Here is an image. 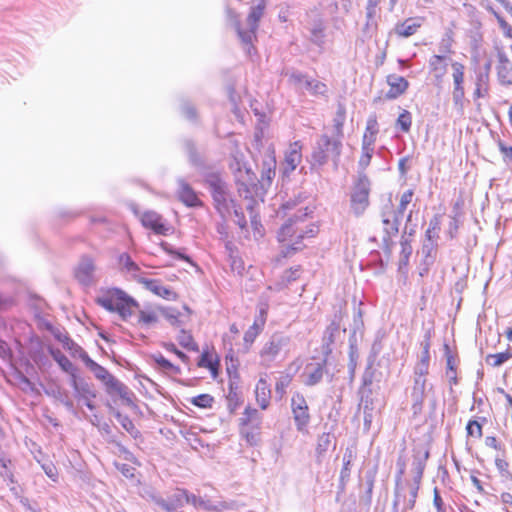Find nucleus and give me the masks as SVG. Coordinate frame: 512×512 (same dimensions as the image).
Returning a JSON list of instances; mask_svg holds the SVG:
<instances>
[{
	"label": "nucleus",
	"instance_id": "obj_41",
	"mask_svg": "<svg viewBox=\"0 0 512 512\" xmlns=\"http://www.w3.org/2000/svg\"><path fill=\"white\" fill-rule=\"evenodd\" d=\"M510 358H512V350L508 349L505 352L487 355L485 361L487 364L493 367H499L506 361H508Z\"/></svg>",
	"mask_w": 512,
	"mask_h": 512
},
{
	"label": "nucleus",
	"instance_id": "obj_3",
	"mask_svg": "<svg viewBox=\"0 0 512 512\" xmlns=\"http://www.w3.org/2000/svg\"><path fill=\"white\" fill-rule=\"evenodd\" d=\"M266 7L265 0H257V2L251 7L250 12L247 16L246 23L247 29L241 27V24L238 19V14L232 10L227 9V17L229 21L232 22L239 39L248 55L252 54V51L255 50L253 45L254 40H256V32L259 27V21L264 15V10Z\"/></svg>",
	"mask_w": 512,
	"mask_h": 512
},
{
	"label": "nucleus",
	"instance_id": "obj_10",
	"mask_svg": "<svg viewBox=\"0 0 512 512\" xmlns=\"http://www.w3.org/2000/svg\"><path fill=\"white\" fill-rule=\"evenodd\" d=\"M103 385L110 396L118 395L126 405L133 404L134 393L115 376L111 375Z\"/></svg>",
	"mask_w": 512,
	"mask_h": 512
},
{
	"label": "nucleus",
	"instance_id": "obj_12",
	"mask_svg": "<svg viewBox=\"0 0 512 512\" xmlns=\"http://www.w3.org/2000/svg\"><path fill=\"white\" fill-rule=\"evenodd\" d=\"M126 293L118 288L108 290L102 296L97 297L96 303L109 312H116L123 303Z\"/></svg>",
	"mask_w": 512,
	"mask_h": 512
},
{
	"label": "nucleus",
	"instance_id": "obj_35",
	"mask_svg": "<svg viewBox=\"0 0 512 512\" xmlns=\"http://www.w3.org/2000/svg\"><path fill=\"white\" fill-rule=\"evenodd\" d=\"M332 438L333 436L328 432H324L318 436L316 445V458L318 462H321L323 456L328 451L332 443Z\"/></svg>",
	"mask_w": 512,
	"mask_h": 512
},
{
	"label": "nucleus",
	"instance_id": "obj_49",
	"mask_svg": "<svg viewBox=\"0 0 512 512\" xmlns=\"http://www.w3.org/2000/svg\"><path fill=\"white\" fill-rule=\"evenodd\" d=\"M183 146L189 157L190 162L195 166L201 165L202 162L199 155L197 154L194 142L192 140L186 139L183 142Z\"/></svg>",
	"mask_w": 512,
	"mask_h": 512
},
{
	"label": "nucleus",
	"instance_id": "obj_8",
	"mask_svg": "<svg viewBox=\"0 0 512 512\" xmlns=\"http://www.w3.org/2000/svg\"><path fill=\"white\" fill-rule=\"evenodd\" d=\"M380 216L383 225V249L390 252L394 245L393 238L399 233L400 223L383 207L381 209Z\"/></svg>",
	"mask_w": 512,
	"mask_h": 512
},
{
	"label": "nucleus",
	"instance_id": "obj_51",
	"mask_svg": "<svg viewBox=\"0 0 512 512\" xmlns=\"http://www.w3.org/2000/svg\"><path fill=\"white\" fill-rule=\"evenodd\" d=\"M185 503H190L192 504L194 507H200V508H203L205 510H211L212 507L210 505V503L204 499H202L201 497L199 496H196L194 494H188V492L186 491V496L184 498V504Z\"/></svg>",
	"mask_w": 512,
	"mask_h": 512
},
{
	"label": "nucleus",
	"instance_id": "obj_56",
	"mask_svg": "<svg viewBox=\"0 0 512 512\" xmlns=\"http://www.w3.org/2000/svg\"><path fill=\"white\" fill-rule=\"evenodd\" d=\"M213 401V397L209 394H200L191 399V403L199 408H209Z\"/></svg>",
	"mask_w": 512,
	"mask_h": 512
},
{
	"label": "nucleus",
	"instance_id": "obj_48",
	"mask_svg": "<svg viewBox=\"0 0 512 512\" xmlns=\"http://www.w3.org/2000/svg\"><path fill=\"white\" fill-rule=\"evenodd\" d=\"M378 133V122L375 115H372L367 120L366 130L363 135V140L367 138V140L371 139L373 140V144L376 141V135Z\"/></svg>",
	"mask_w": 512,
	"mask_h": 512
},
{
	"label": "nucleus",
	"instance_id": "obj_32",
	"mask_svg": "<svg viewBox=\"0 0 512 512\" xmlns=\"http://www.w3.org/2000/svg\"><path fill=\"white\" fill-rule=\"evenodd\" d=\"M52 357L58 363L61 369L71 376V379L77 377L76 368L66 355H64L61 351L57 350L55 352H52Z\"/></svg>",
	"mask_w": 512,
	"mask_h": 512
},
{
	"label": "nucleus",
	"instance_id": "obj_14",
	"mask_svg": "<svg viewBox=\"0 0 512 512\" xmlns=\"http://www.w3.org/2000/svg\"><path fill=\"white\" fill-rule=\"evenodd\" d=\"M387 84L390 86V89L385 94V99L393 100L398 98L400 95L404 94L408 89L409 83L408 81L396 74H390L386 78Z\"/></svg>",
	"mask_w": 512,
	"mask_h": 512
},
{
	"label": "nucleus",
	"instance_id": "obj_11",
	"mask_svg": "<svg viewBox=\"0 0 512 512\" xmlns=\"http://www.w3.org/2000/svg\"><path fill=\"white\" fill-rule=\"evenodd\" d=\"M186 496V490H177L167 499H164L160 495L152 494L151 500L166 512H175L184 506V498Z\"/></svg>",
	"mask_w": 512,
	"mask_h": 512
},
{
	"label": "nucleus",
	"instance_id": "obj_22",
	"mask_svg": "<svg viewBox=\"0 0 512 512\" xmlns=\"http://www.w3.org/2000/svg\"><path fill=\"white\" fill-rule=\"evenodd\" d=\"M204 181L212 198L229 190L228 184L219 173H207Z\"/></svg>",
	"mask_w": 512,
	"mask_h": 512
},
{
	"label": "nucleus",
	"instance_id": "obj_17",
	"mask_svg": "<svg viewBox=\"0 0 512 512\" xmlns=\"http://www.w3.org/2000/svg\"><path fill=\"white\" fill-rule=\"evenodd\" d=\"M497 76L501 85H512V64L503 51H498Z\"/></svg>",
	"mask_w": 512,
	"mask_h": 512
},
{
	"label": "nucleus",
	"instance_id": "obj_5",
	"mask_svg": "<svg viewBox=\"0 0 512 512\" xmlns=\"http://www.w3.org/2000/svg\"><path fill=\"white\" fill-rule=\"evenodd\" d=\"M370 186L371 183L367 175L365 173L358 172V180L352 189L350 197L351 210L357 217L363 215L370 204Z\"/></svg>",
	"mask_w": 512,
	"mask_h": 512
},
{
	"label": "nucleus",
	"instance_id": "obj_34",
	"mask_svg": "<svg viewBox=\"0 0 512 512\" xmlns=\"http://www.w3.org/2000/svg\"><path fill=\"white\" fill-rule=\"evenodd\" d=\"M429 458V451H425L423 456H415L413 461L414 466V483L412 485H417L420 488V482L423 477L424 469L426 466V461Z\"/></svg>",
	"mask_w": 512,
	"mask_h": 512
},
{
	"label": "nucleus",
	"instance_id": "obj_38",
	"mask_svg": "<svg viewBox=\"0 0 512 512\" xmlns=\"http://www.w3.org/2000/svg\"><path fill=\"white\" fill-rule=\"evenodd\" d=\"M177 341L183 348H185L189 351H194V352L199 351V346L194 341L193 336L184 329L180 330V332L177 336Z\"/></svg>",
	"mask_w": 512,
	"mask_h": 512
},
{
	"label": "nucleus",
	"instance_id": "obj_15",
	"mask_svg": "<svg viewBox=\"0 0 512 512\" xmlns=\"http://www.w3.org/2000/svg\"><path fill=\"white\" fill-rule=\"evenodd\" d=\"M141 223L145 228L153 230L156 234H168L169 227L163 223L161 215L154 211H147L143 213Z\"/></svg>",
	"mask_w": 512,
	"mask_h": 512
},
{
	"label": "nucleus",
	"instance_id": "obj_27",
	"mask_svg": "<svg viewBox=\"0 0 512 512\" xmlns=\"http://www.w3.org/2000/svg\"><path fill=\"white\" fill-rule=\"evenodd\" d=\"M240 428L260 429L262 417L255 408L246 407L242 417L239 419Z\"/></svg>",
	"mask_w": 512,
	"mask_h": 512
},
{
	"label": "nucleus",
	"instance_id": "obj_60",
	"mask_svg": "<svg viewBox=\"0 0 512 512\" xmlns=\"http://www.w3.org/2000/svg\"><path fill=\"white\" fill-rule=\"evenodd\" d=\"M388 213L392 215L393 218H396L399 223H401V219L407 209L406 206L399 204L397 208H394L393 204L390 202L389 204H386L383 206Z\"/></svg>",
	"mask_w": 512,
	"mask_h": 512
},
{
	"label": "nucleus",
	"instance_id": "obj_55",
	"mask_svg": "<svg viewBox=\"0 0 512 512\" xmlns=\"http://www.w3.org/2000/svg\"><path fill=\"white\" fill-rule=\"evenodd\" d=\"M119 263L130 273H136L140 270L139 266L132 260L129 254L123 253L119 257Z\"/></svg>",
	"mask_w": 512,
	"mask_h": 512
},
{
	"label": "nucleus",
	"instance_id": "obj_53",
	"mask_svg": "<svg viewBox=\"0 0 512 512\" xmlns=\"http://www.w3.org/2000/svg\"><path fill=\"white\" fill-rule=\"evenodd\" d=\"M324 26L321 22L314 24L311 29V41L316 45H322L324 42Z\"/></svg>",
	"mask_w": 512,
	"mask_h": 512
},
{
	"label": "nucleus",
	"instance_id": "obj_43",
	"mask_svg": "<svg viewBox=\"0 0 512 512\" xmlns=\"http://www.w3.org/2000/svg\"><path fill=\"white\" fill-rule=\"evenodd\" d=\"M444 55H433L429 60V67L431 71L437 73V76L442 77L446 73V64Z\"/></svg>",
	"mask_w": 512,
	"mask_h": 512
},
{
	"label": "nucleus",
	"instance_id": "obj_9",
	"mask_svg": "<svg viewBox=\"0 0 512 512\" xmlns=\"http://www.w3.org/2000/svg\"><path fill=\"white\" fill-rule=\"evenodd\" d=\"M72 388L74 389L75 397L79 401H83L85 406L89 410H94L95 405L91 401V399L96 397V391L93 388V385L85 381L84 379H78L74 377L70 382Z\"/></svg>",
	"mask_w": 512,
	"mask_h": 512
},
{
	"label": "nucleus",
	"instance_id": "obj_59",
	"mask_svg": "<svg viewBox=\"0 0 512 512\" xmlns=\"http://www.w3.org/2000/svg\"><path fill=\"white\" fill-rule=\"evenodd\" d=\"M109 442L115 445V447L118 450V453L121 454L125 460L132 463H137V459L134 456V454L130 452L123 444L114 439H111Z\"/></svg>",
	"mask_w": 512,
	"mask_h": 512
},
{
	"label": "nucleus",
	"instance_id": "obj_44",
	"mask_svg": "<svg viewBox=\"0 0 512 512\" xmlns=\"http://www.w3.org/2000/svg\"><path fill=\"white\" fill-rule=\"evenodd\" d=\"M401 252L399 259V266H406L409 262V258L412 254V246L410 244V240L402 236L401 238Z\"/></svg>",
	"mask_w": 512,
	"mask_h": 512
},
{
	"label": "nucleus",
	"instance_id": "obj_28",
	"mask_svg": "<svg viewBox=\"0 0 512 512\" xmlns=\"http://www.w3.org/2000/svg\"><path fill=\"white\" fill-rule=\"evenodd\" d=\"M255 396L258 405L261 409H267L270 404L271 399V389L270 385L264 378H260L256 384L255 388Z\"/></svg>",
	"mask_w": 512,
	"mask_h": 512
},
{
	"label": "nucleus",
	"instance_id": "obj_6",
	"mask_svg": "<svg viewBox=\"0 0 512 512\" xmlns=\"http://www.w3.org/2000/svg\"><path fill=\"white\" fill-rule=\"evenodd\" d=\"M290 337L283 333H274L260 350L261 364L269 367L280 352L290 344Z\"/></svg>",
	"mask_w": 512,
	"mask_h": 512
},
{
	"label": "nucleus",
	"instance_id": "obj_63",
	"mask_svg": "<svg viewBox=\"0 0 512 512\" xmlns=\"http://www.w3.org/2000/svg\"><path fill=\"white\" fill-rule=\"evenodd\" d=\"M258 430L259 429L253 428H240V433L250 445H254L258 440Z\"/></svg>",
	"mask_w": 512,
	"mask_h": 512
},
{
	"label": "nucleus",
	"instance_id": "obj_30",
	"mask_svg": "<svg viewBox=\"0 0 512 512\" xmlns=\"http://www.w3.org/2000/svg\"><path fill=\"white\" fill-rule=\"evenodd\" d=\"M376 380L379 381V379H377V371L373 368V362L370 361L362 375V384L359 389V393H368V391H372V384Z\"/></svg>",
	"mask_w": 512,
	"mask_h": 512
},
{
	"label": "nucleus",
	"instance_id": "obj_52",
	"mask_svg": "<svg viewBox=\"0 0 512 512\" xmlns=\"http://www.w3.org/2000/svg\"><path fill=\"white\" fill-rule=\"evenodd\" d=\"M411 125H412L411 113L407 110H403V112L397 118L396 126L400 127V129L403 132H409Z\"/></svg>",
	"mask_w": 512,
	"mask_h": 512
},
{
	"label": "nucleus",
	"instance_id": "obj_62",
	"mask_svg": "<svg viewBox=\"0 0 512 512\" xmlns=\"http://www.w3.org/2000/svg\"><path fill=\"white\" fill-rule=\"evenodd\" d=\"M468 436H473L477 438L482 437V426L476 420H470L466 426Z\"/></svg>",
	"mask_w": 512,
	"mask_h": 512
},
{
	"label": "nucleus",
	"instance_id": "obj_33",
	"mask_svg": "<svg viewBox=\"0 0 512 512\" xmlns=\"http://www.w3.org/2000/svg\"><path fill=\"white\" fill-rule=\"evenodd\" d=\"M197 364L199 367L209 369L212 377L214 379L217 378L218 373H219V360L218 359L213 360L212 356L209 354L208 351H204L201 354L200 359Z\"/></svg>",
	"mask_w": 512,
	"mask_h": 512
},
{
	"label": "nucleus",
	"instance_id": "obj_7",
	"mask_svg": "<svg viewBox=\"0 0 512 512\" xmlns=\"http://www.w3.org/2000/svg\"><path fill=\"white\" fill-rule=\"evenodd\" d=\"M291 412L295 423L296 430L300 433L307 431L311 416L309 407L304 395L295 392L291 397Z\"/></svg>",
	"mask_w": 512,
	"mask_h": 512
},
{
	"label": "nucleus",
	"instance_id": "obj_64",
	"mask_svg": "<svg viewBox=\"0 0 512 512\" xmlns=\"http://www.w3.org/2000/svg\"><path fill=\"white\" fill-rule=\"evenodd\" d=\"M113 414H114L115 418L117 419V421L120 423V425L123 427V429H125L127 432L129 430H131L132 427L135 426L129 416L123 415L119 411H114Z\"/></svg>",
	"mask_w": 512,
	"mask_h": 512
},
{
	"label": "nucleus",
	"instance_id": "obj_18",
	"mask_svg": "<svg viewBox=\"0 0 512 512\" xmlns=\"http://www.w3.org/2000/svg\"><path fill=\"white\" fill-rule=\"evenodd\" d=\"M372 394L373 391H368V393H359V409L363 410V425L366 430H370L374 419V401Z\"/></svg>",
	"mask_w": 512,
	"mask_h": 512
},
{
	"label": "nucleus",
	"instance_id": "obj_25",
	"mask_svg": "<svg viewBox=\"0 0 512 512\" xmlns=\"http://www.w3.org/2000/svg\"><path fill=\"white\" fill-rule=\"evenodd\" d=\"M80 358L85 366L94 374L95 378L101 381L102 384L112 375L105 367L91 359L83 350H81Z\"/></svg>",
	"mask_w": 512,
	"mask_h": 512
},
{
	"label": "nucleus",
	"instance_id": "obj_46",
	"mask_svg": "<svg viewBox=\"0 0 512 512\" xmlns=\"http://www.w3.org/2000/svg\"><path fill=\"white\" fill-rule=\"evenodd\" d=\"M9 464H11V461L9 459H0V476L4 480L9 481V483L12 485L10 489L14 491L16 489L14 486L16 481L14 480V475L12 471L8 467Z\"/></svg>",
	"mask_w": 512,
	"mask_h": 512
},
{
	"label": "nucleus",
	"instance_id": "obj_61",
	"mask_svg": "<svg viewBox=\"0 0 512 512\" xmlns=\"http://www.w3.org/2000/svg\"><path fill=\"white\" fill-rule=\"evenodd\" d=\"M437 243L435 240L431 239H425L422 245V255L425 257V259L432 258L433 253L435 252Z\"/></svg>",
	"mask_w": 512,
	"mask_h": 512
},
{
	"label": "nucleus",
	"instance_id": "obj_26",
	"mask_svg": "<svg viewBox=\"0 0 512 512\" xmlns=\"http://www.w3.org/2000/svg\"><path fill=\"white\" fill-rule=\"evenodd\" d=\"M421 25L418 19L408 18L403 22L397 23L393 28V32L399 37L407 38L414 35Z\"/></svg>",
	"mask_w": 512,
	"mask_h": 512
},
{
	"label": "nucleus",
	"instance_id": "obj_20",
	"mask_svg": "<svg viewBox=\"0 0 512 512\" xmlns=\"http://www.w3.org/2000/svg\"><path fill=\"white\" fill-rule=\"evenodd\" d=\"M138 281L139 283L143 284L147 290L151 291L157 296L167 300H174L176 298V293L168 287L163 286L160 280L140 278Z\"/></svg>",
	"mask_w": 512,
	"mask_h": 512
},
{
	"label": "nucleus",
	"instance_id": "obj_37",
	"mask_svg": "<svg viewBox=\"0 0 512 512\" xmlns=\"http://www.w3.org/2000/svg\"><path fill=\"white\" fill-rule=\"evenodd\" d=\"M138 302L132 297L126 295L121 306L116 311L123 320H127L133 313L132 308H138Z\"/></svg>",
	"mask_w": 512,
	"mask_h": 512
},
{
	"label": "nucleus",
	"instance_id": "obj_29",
	"mask_svg": "<svg viewBox=\"0 0 512 512\" xmlns=\"http://www.w3.org/2000/svg\"><path fill=\"white\" fill-rule=\"evenodd\" d=\"M340 333L339 321L333 320L326 328L323 335V349L326 353L331 352V345L334 343L336 336Z\"/></svg>",
	"mask_w": 512,
	"mask_h": 512
},
{
	"label": "nucleus",
	"instance_id": "obj_54",
	"mask_svg": "<svg viewBox=\"0 0 512 512\" xmlns=\"http://www.w3.org/2000/svg\"><path fill=\"white\" fill-rule=\"evenodd\" d=\"M158 321L157 311L155 310H140L138 323L150 325Z\"/></svg>",
	"mask_w": 512,
	"mask_h": 512
},
{
	"label": "nucleus",
	"instance_id": "obj_4",
	"mask_svg": "<svg viewBox=\"0 0 512 512\" xmlns=\"http://www.w3.org/2000/svg\"><path fill=\"white\" fill-rule=\"evenodd\" d=\"M342 146V140L339 137H330L327 134L319 136L312 149L311 168H322L329 159L333 161L335 166H338Z\"/></svg>",
	"mask_w": 512,
	"mask_h": 512
},
{
	"label": "nucleus",
	"instance_id": "obj_50",
	"mask_svg": "<svg viewBox=\"0 0 512 512\" xmlns=\"http://www.w3.org/2000/svg\"><path fill=\"white\" fill-rule=\"evenodd\" d=\"M291 377L289 375H281L275 384V394L278 397L279 400L283 398V396L286 393L287 387L291 383Z\"/></svg>",
	"mask_w": 512,
	"mask_h": 512
},
{
	"label": "nucleus",
	"instance_id": "obj_19",
	"mask_svg": "<svg viewBox=\"0 0 512 512\" xmlns=\"http://www.w3.org/2000/svg\"><path fill=\"white\" fill-rule=\"evenodd\" d=\"M212 199L214 208L225 221L227 216L231 214L232 207L235 203V200L231 196L230 190H227L222 194L215 195V197Z\"/></svg>",
	"mask_w": 512,
	"mask_h": 512
},
{
	"label": "nucleus",
	"instance_id": "obj_31",
	"mask_svg": "<svg viewBox=\"0 0 512 512\" xmlns=\"http://www.w3.org/2000/svg\"><path fill=\"white\" fill-rule=\"evenodd\" d=\"M374 153L373 140L370 138L367 140H362V154L358 162L359 168L363 171L369 166L371 158Z\"/></svg>",
	"mask_w": 512,
	"mask_h": 512
},
{
	"label": "nucleus",
	"instance_id": "obj_1",
	"mask_svg": "<svg viewBox=\"0 0 512 512\" xmlns=\"http://www.w3.org/2000/svg\"><path fill=\"white\" fill-rule=\"evenodd\" d=\"M275 169L276 158L274 154V149L270 146L267 148L262 161L261 180L256 181L254 173H252L249 169L245 171L246 179L243 178L240 169V175L236 176V184L239 195L249 200L247 204V209L250 211L252 223H256V216L253 215V205L256 203L254 195H257L259 186L264 188L266 184H271L272 179L275 177Z\"/></svg>",
	"mask_w": 512,
	"mask_h": 512
},
{
	"label": "nucleus",
	"instance_id": "obj_42",
	"mask_svg": "<svg viewBox=\"0 0 512 512\" xmlns=\"http://www.w3.org/2000/svg\"><path fill=\"white\" fill-rule=\"evenodd\" d=\"M157 311L160 312V314L164 316L172 326L180 327L182 325V322L179 319L180 313L176 309L170 307H158Z\"/></svg>",
	"mask_w": 512,
	"mask_h": 512
},
{
	"label": "nucleus",
	"instance_id": "obj_58",
	"mask_svg": "<svg viewBox=\"0 0 512 512\" xmlns=\"http://www.w3.org/2000/svg\"><path fill=\"white\" fill-rule=\"evenodd\" d=\"M454 85H463L465 67L459 62L452 63Z\"/></svg>",
	"mask_w": 512,
	"mask_h": 512
},
{
	"label": "nucleus",
	"instance_id": "obj_57",
	"mask_svg": "<svg viewBox=\"0 0 512 512\" xmlns=\"http://www.w3.org/2000/svg\"><path fill=\"white\" fill-rule=\"evenodd\" d=\"M429 363L425 360H420L414 368V379L427 380L426 375L429 373Z\"/></svg>",
	"mask_w": 512,
	"mask_h": 512
},
{
	"label": "nucleus",
	"instance_id": "obj_16",
	"mask_svg": "<svg viewBox=\"0 0 512 512\" xmlns=\"http://www.w3.org/2000/svg\"><path fill=\"white\" fill-rule=\"evenodd\" d=\"M427 380L414 379L411 400H412V411L414 415L420 414L423 409V403L425 399Z\"/></svg>",
	"mask_w": 512,
	"mask_h": 512
},
{
	"label": "nucleus",
	"instance_id": "obj_23",
	"mask_svg": "<svg viewBox=\"0 0 512 512\" xmlns=\"http://www.w3.org/2000/svg\"><path fill=\"white\" fill-rule=\"evenodd\" d=\"M302 146L299 142H294L290 145L285 154L284 172L289 173L294 171L300 164L302 159Z\"/></svg>",
	"mask_w": 512,
	"mask_h": 512
},
{
	"label": "nucleus",
	"instance_id": "obj_13",
	"mask_svg": "<svg viewBox=\"0 0 512 512\" xmlns=\"http://www.w3.org/2000/svg\"><path fill=\"white\" fill-rule=\"evenodd\" d=\"M95 264L91 257L83 256L75 269L76 279L84 286H89L94 281Z\"/></svg>",
	"mask_w": 512,
	"mask_h": 512
},
{
	"label": "nucleus",
	"instance_id": "obj_36",
	"mask_svg": "<svg viewBox=\"0 0 512 512\" xmlns=\"http://www.w3.org/2000/svg\"><path fill=\"white\" fill-rule=\"evenodd\" d=\"M346 118L345 107L342 104L338 105L336 115L333 119V127H334V137H339V139H343V126Z\"/></svg>",
	"mask_w": 512,
	"mask_h": 512
},
{
	"label": "nucleus",
	"instance_id": "obj_45",
	"mask_svg": "<svg viewBox=\"0 0 512 512\" xmlns=\"http://www.w3.org/2000/svg\"><path fill=\"white\" fill-rule=\"evenodd\" d=\"M446 348V358H447V377L449 378L450 384L456 385L458 383L457 374H456V366L454 362L453 356L450 354L448 345H445Z\"/></svg>",
	"mask_w": 512,
	"mask_h": 512
},
{
	"label": "nucleus",
	"instance_id": "obj_24",
	"mask_svg": "<svg viewBox=\"0 0 512 512\" xmlns=\"http://www.w3.org/2000/svg\"><path fill=\"white\" fill-rule=\"evenodd\" d=\"M325 362L323 363H310L305 367V380L306 386H315L322 381L324 375Z\"/></svg>",
	"mask_w": 512,
	"mask_h": 512
},
{
	"label": "nucleus",
	"instance_id": "obj_40",
	"mask_svg": "<svg viewBox=\"0 0 512 512\" xmlns=\"http://www.w3.org/2000/svg\"><path fill=\"white\" fill-rule=\"evenodd\" d=\"M302 89H305L313 95H324L327 92V86L315 79L306 78Z\"/></svg>",
	"mask_w": 512,
	"mask_h": 512
},
{
	"label": "nucleus",
	"instance_id": "obj_47",
	"mask_svg": "<svg viewBox=\"0 0 512 512\" xmlns=\"http://www.w3.org/2000/svg\"><path fill=\"white\" fill-rule=\"evenodd\" d=\"M440 216L434 215L429 221V227L425 233V239L437 240L440 231Z\"/></svg>",
	"mask_w": 512,
	"mask_h": 512
},
{
	"label": "nucleus",
	"instance_id": "obj_39",
	"mask_svg": "<svg viewBox=\"0 0 512 512\" xmlns=\"http://www.w3.org/2000/svg\"><path fill=\"white\" fill-rule=\"evenodd\" d=\"M152 359L155 361L158 367L165 372H170L172 374H180L181 372L178 366L171 363L161 353L152 355Z\"/></svg>",
	"mask_w": 512,
	"mask_h": 512
},
{
	"label": "nucleus",
	"instance_id": "obj_2",
	"mask_svg": "<svg viewBox=\"0 0 512 512\" xmlns=\"http://www.w3.org/2000/svg\"><path fill=\"white\" fill-rule=\"evenodd\" d=\"M308 215L307 206L300 207L295 214L290 216L286 223H284L279 232L278 240L281 243L287 242L283 246L282 254L284 257H288L301 249L300 242L305 237H314L318 229L312 225L309 229L300 228L297 224L302 222Z\"/></svg>",
	"mask_w": 512,
	"mask_h": 512
},
{
	"label": "nucleus",
	"instance_id": "obj_21",
	"mask_svg": "<svg viewBox=\"0 0 512 512\" xmlns=\"http://www.w3.org/2000/svg\"><path fill=\"white\" fill-rule=\"evenodd\" d=\"M178 197L188 207H197L202 203L192 187L183 179L178 180Z\"/></svg>",
	"mask_w": 512,
	"mask_h": 512
}]
</instances>
